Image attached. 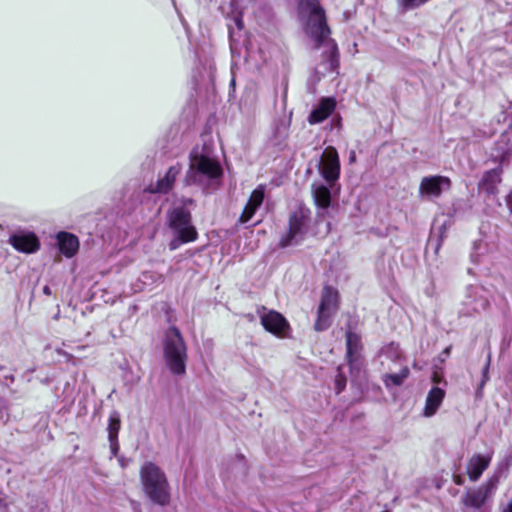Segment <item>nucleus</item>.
Wrapping results in <instances>:
<instances>
[{
	"label": "nucleus",
	"mask_w": 512,
	"mask_h": 512,
	"mask_svg": "<svg viewBox=\"0 0 512 512\" xmlns=\"http://www.w3.org/2000/svg\"><path fill=\"white\" fill-rule=\"evenodd\" d=\"M261 324L263 327L278 336H283L288 329V323L285 318L276 311H268L263 308V312L260 315Z\"/></svg>",
	"instance_id": "2eb2a0df"
},
{
	"label": "nucleus",
	"mask_w": 512,
	"mask_h": 512,
	"mask_svg": "<svg viewBox=\"0 0 512 512\" xmlns=\"http://www.w3.org/2000/svg\"><path fill=\"white\" fill-rule=\"evenodd\" d=\"M57 242L60 252L67 258L73 257L79 249L78 238L67 232H60L57 235Z\"/></svg>",
	"instance_id": "6ab92c4d"
},
{
	"label": "nucleus",
	"mask_w": 512,
	"mask_h": 512,
	"mask_svg": "<svg viewBox=\"0 0 512 512\" xmlns=\"http://www.w3.org/2000/svg\"><path fill=\"white\" fill-rule=\"evenodd\" d=\"M502 512H512V499L509 501V503L504 507Z\"/></svg>",
	"instance_id": "2f4dec72"
},
{
	"label": "nucleus",
	"mask_w": 512,
	"mask_h": 512,
	"mask_svg": "<svg viewBox=\"0 0 512 512\" xmlns=\"http://www.w3.org/2000/svg\"><path fill=\"white\" fill-rule=\"evenodd\" d=\"M499 475L494 474L482 485L475 489H469L462 497V503L467 508L480 509L491 499L498 487Z\"/></svg>",
	"instance_id": "423d86ee"
},
{
	"label": "nucleus",
	"mask_w": 512,
	"mask_h": 512,
	"mask_svg": "<svg viewBox=\"0 0 512 512\" xmlns=\"http://www.w3.org/2000/svg\"><path fill=\"white\" fill-rule=\"evenodd\" d=\"M309 216V209L303 207L291 213L288 232L280 240L281 247L297 245L304 239L308 230Z\"/></svg>",
	"instance_id": "39448f33"
},
{
	"label": "nucleus",
	"mask_w": 512,
	"mask_h": 512,
	"mask_svg": "<svg viewBox=\"0 0 512 512\" xmlns=\"http://www.w3.org/2000/svg\"><path fill=\"white\" fill-rule=\"evenodd\" d=\"M140 480L145 495L155 504L167 506L171 500L170 486L164 471L153 462H145L140 469Z\"/></svg>",
	"instance_id": "f03ea898"
},
{
	"label": "nucleus",
	"mask_w": 512,
	"mask_h": 512,
	"mask_svg": "<svg viewBox=\"0 0 512 512\" xmlns=\"http://www.w3.org/2000/svg\"><path fill=\"white\" fill-rule=\"evenodd\" d=\"M449 351H450V348H446V349L444 350V353H445V354H449Z\"/></svg>",
	"instance_id": "79ce46f5"
},
{
	"label": "nucleus",
	"mask_w": 512,
	"mask_h": 512,
	"mask_svg": "<svg viewBox=\"0 0 512 512\" xmlns=\"http://www.w3.org/2000/svg\"><path fill=\"white\" fill-rule=\"evenodd\" d=\"M265 196V186L259 185L250 195V198L239 218V222L247 223L252 219L256 211L263 203Z\"/></svg>",
	"instance_id": "f3484780"
},
{
	"label": "nucleus",
	"mask_w": 512,
	"mask_h": 512,
	"mask_svg": "<svg viewBox=\"0 0 512 512\" xmlns=\"http://www.w3.org/2000/svg\"><path fill=\"white\" fill-rule=\"evenodd\" d=\"M493 458V452H489L485 455L474 454L467 461L466 473L472 482H476L483 474V472L489 467Z\"/></svg>",
	"instance_id": "ddd939ff"
},
{
	"label": "nucleus",
	"mask_w": 512,
	"mask_h": 512,
	"mask_svg": "<svg viewBox=\"0 0 512 512\" xmlns=\"http://www.w3.org/2000/svg\"><path fill=\"white\" fill-rule=\"evenodd\" d=\"M177 236L169 243V249L174 251L180 247L181 244L193 242L197 239L198 233L196 229H188L185 232L175 233Z\"/></svg>",
	"instance_id": "393cba45"
},
{
	"label": "nucleus",
	"mask_w": 512,
	"mask_h": 512,
	"mask_svg": "<svg viewBox=\"0 0 512 512\" xmlns=\"http://www.w3.org/2000/svg\"><path fill=\"white\" fill-rule=\"evenodd\" d=\"M8 242L17 251L27 254L36 252L40 247L37 236L28 231H18L12 234Z\"/></svg>",
	"instance_id": "f8f14e48"
},
{
	"label": "nucleus",
	"mask_w": 512,
	"mask_h": 512,
	"mask_svg": "<svg viewBox=\"0 0 512 512\" xmlns=\"http://www.w3.org/2000/svg\"><path fill=\"white\" fill-rule=\"evenodd\" d=\"M471 258H472V261H474V262H477V261H478V260L476 259V254H475V252H473V253L471 254Z\"/></svg>",
	"instance_id": "58836bf2"
},
{
	"label": "nucleus",
	"mask_w": 512,
	"mask_h": 512,
	"mask_svg": "<svg viewBox=\"0 0 512 512\" xmlns=\"http://www.w3.org/2000/svg\"><path fill=\"white\" fill-rule=\"evenodd\" d=\"M335 383H336L337 393H340L345 388L346 379H345V377L341 373H339L336 376Z\"/></svg>",
	"instance_id": "c85d7f7f"
},
{
	"label": "nucleus",
	"mask_w": 512,
	"mask_h": 512,
	"mask_svg": "<svg viewBox=\"0 0 512 512\" xmlns=\"http://www.w3.org/2000/svg\"><path fill=\"white\" fill-rule=\"evenodd\" d=\"M480 244L475 243L474 244V250H477L479 248Z\"/></svg>",
	"instance_id": "a19ab883"
},
{
	"label": "nucleus",
	"mask_w": 512,
	"mask_h": 512,
	"mask_svg": "<svg viewBox=\"0 0 512 512\" xmlns=\"http://www.w3.org/2000/svg\"><path fill=\"white\" fill-rule=\"evenodd\" d=\"M331 43V64L333 65L335 61V56L337 54V46L334 42L329 41Z\"/></svg>",
	"instance_id": "7c9ffc66"
},
{
	"label": "nucleus",
	"mask_w": 512,
	"mask_h": 512,
	"mask_svg": "<svg viewBox=\"0 0 512 512\" xmlns=\"http://www.w3.org/2000/svg\"><path fill=\"white\" fill-rule=\"evenodd\" d=\"M451 180L442 175L423 177L419 185V197L426 200L439 198L442 193L449 191Z\"/></svg>",
	"instance_id": "9b49d317"
},
{
	"label": "nucleus",
	"mask_w": 512,
	"mask_h": 512,
	"mask_svg": "<svg viewBox=\"0 0 512 512\" xmlns=\"http://www.w3.org/2000/svg\"><path fill=\"white\" fill-rule=\"evenodd\" d=\"M193 204L191 198H183L179 203H175L167 213L169 227L174 233L185 232L188 229H196L191 224V213L188 206Z\"/></svg>",
	"instance_id": "6e6552de"
},
{
	"label": "nucleus",
	"mask_w": 512,
	"mask_h": 512,
	"mask_svg": "<svg viewBox=\"0 0 512 512\" xmlns=\"http://www.w3.org/2000/svg\"><path fill=\"white\" fill-rule=\"evenodd\" d=\"M189 158L184 179L186 185H198L203 190L215 189L220 185L223 169L208 147H195Z\"/></svg>",
	"instance_id": "f257e3e1"
},
{
	"label": "nucleus",
	"mask_w": 512,
	"mask_h": 512,
	"mask_svg": "<svg viewBox=\"0 0 512 512\" xmlns=\"http://www.w3.org/2000/svg\"><path fill=\"white\" fill-rule=\"evenodd\" d=\"M43 292H44V294H46V295H50V294H51V290H50V288H49L48 286H45V287L43 288Z\"/></svg>",
	"instance_id": "e433bc0d"
},
{
	"label": "nucleus",
	"mask_w": 512,
	"mask_h": 512,
	"mask_svg": "<svg viewBox=\"0 0 512 512\" xmlns=\"http://www.w3.org/2000/svg\"><path fill=\"white\" fill-rule=\"evenodd\" d=\"M512 153V146L510 143V137L508 134H502L495 146V153L493 156L503 163L507 161Z\"/></svg>",
	"instance_id": "4be33fe9"
},
{
	"label": "nucleus",
	"mask_w": 512,
	"mask_h": 512,
	"mask_svg": "<svg viewBox=\"0 0 512 512\" xmlns=\"http://www.w3.org/2000/svg\"><path fill=\"white\" fill-rule=\"evenodd\" d=\"M355 160H356V153H355V151H351L350 155H349V161L351 163H353V162H355Z\"/></svg>",
	"instance_id": "473e14b6"
},
{
	"label": "nucleus",
	"mask_w": 512,
	"mask_h": 512,
	"mask_svg": "<svg viewBox=\"0 0 512 512\" xmlns=\"http://www.w3.org/2000/svg\"><path fill=\"white\" fill-rule=\"evenodd\" d=\"M487 372H488V365L486 366V368L484 369V375H483V381H482V385H484V383L487 381L488 377H487Z\"/></svg>",
	"instance_id": "f704fd0d"
},
{
	"label": "nucleus",
	"mask_w": 512,
	"mask_h": 512,
	"mask_svg": "<svg viewBox=\"0 0 512 512\" xmlns=\"http://www.w3.org/2000/svg\"><path fill=\"white\" fill-rule=\"evenodd\" d=\"M346 338L347 358L349 364L352 366L358 360V354L361 348V339L357 334L350 331L347 332Z\"/></svg>",
	"instance_id": "5701e85b"
},
{
	"label": "nucleus",
	"mask_w": 512,
	"mask_h": 512,
	"mask_svg": "<svg viewBox=\"0 0 512 512\" xmlns=\"http://www.w3.org/2000/svg\"><path fill=\"white\" fill-rule=\"evenodd\" d=\"M445 390L440 387H432L426 397L425 406L423 409L424 417H432L436 414L445 398Z\"/></svg>",
	"instance_id": "a211bd4d"
},
{
	"label": "nucleus",
	"mask_w": 512,
	"mask_h": 512,
	"mask_svg": "<svg viewBox=\"0 0 512 512\" xmlns=\"http://www.w3.org/2000/svg\"><path fill=\"white\" fill-rule=\"evenodd\" d=\"M335 108V101L331 98H324L309 115V122L320 123L328 118Z\"/></svg>",
	"instance_id": "aec40b11"
},
{
	"label": "nucleus",
	"mask_w": 512,
	"mask_h": 512,
	"mask_svg": "<svg viewBox=\"0 0 512 512\" xmlns=\"http://www.w3.org/2000/svg\"><path fill=\"white\" fill-rule=\"evenodd\" d=\"M299 14L305 33L315 42L316 48H319L330 35L324 9L318 0H300Z\"/></svg>",
	"instance_id": "7ed1b4c3"
},
{
	"label": "nucleus",
	"mask_w": 512,
	"mask_h": 512,
	"mask_svg": "<svg viewBox=\"0 0 512 512\" xmlns=\"http://www.w3.org/2000/svg\"><path fill=\"white\" fill-rule=\"evenodd\" d=\"M427 1L428 0H398V3L404 10H412L423 5Z\"/></svg>",
	"instance_id": "bb28decb"
},
{
	"label": "nucleus",
	"mask_w": 512,
	"mask_h": 512,
	"mask_svg": "<svg viewBox=\"0 0 512 512\" xmlns=\"http://www.w3.org/2000/svg\"><path fill=\"white\" fill-rule=\"evenodd\" d=\"M501 182V169L496 168L487 171L481 182L480 189L487 194L494 195L497 193V186Z\"/></svg>",
	"instance_id": "412c9836"
},
{
	"label": "nucleus",
	"mask_w": 512,
	"mask_h": 512,
	"mask_svg": "<svg viewBox=\"0 0 512 512\" xmlns=\"http://www.w3.org/2000/svg\"><path fill=\"white\" fill-rule=\"evenodd\" d=\"M110 442V449L113 456H116L119 451V443L118 438L115 439H109Z\"/></svg>",
	"instance_id": "c756f323"
},
{
	"label": "nucleus",
	"mask_w": 512,
	"mask_h": 512,
	"mask_svg": "<svg viewBox=\"0 0 512 512\" xmlns=\"http://www.w3.org/2000/svg\"><path fill=\"white\" fill-rule=\"evenodd\" d=\"M181 169V165L179 164L171 166L163 178L158 179L155 183H151L147 187V191L150 193H168L172 189Z\"/></svg>",
	"instance_id": "dca6fc26"
},
{
	"label": "nucleus",
	"mask_w": 512,
	"mask_h": 512,
	"mask_svg": "<svg viewBox=\"0 0 512 512\" xmlns=\"http://www.w3.org/2000/svg\"><path fill=\"white\" fill-rule=\"evenodd\" d=\"M318 170L330 187L338 180L340 161L337 150L334 147L329 146L323 151L318 163Z\"/></svg>",
	"instance_id": "9d476101"
},
{
	"label": "nucleus",
	"mask_w": 512,
	"mask_h": 512,
	"mask_svg": "<svg viewBox=\"0 0 512 512\" xmlns=\"http://www.w3.org/2000/svg\"><path fill=\"white\" fill-rule=\"evenodd\" d=\"M337 309L338 291L330 286H325L322 290L321 303L318 309L315 329L318 331L326 330L330 326V318Z\"/></svg>",
	"instance_id": "0eeeda50"
},
{
	"label": "nucleus",
	"mask_w": 512,
	"mask_h": 512,
	"mask_svg": "<svg viewBox=\"0 0 512 512\" xmlns=\"http://www.w3.org/2000/svg\"><path fill=\"white\" fill-rule=\"evenodd\" d=\"M408 376L409 368L405 366L399 373H388L383 375L382 380L386 388L391 389L393 387L401 386Z\"/></svg>",
	"instance_id": "b1692460"
},
{
	"label": "nucleus",
	"mask_w": 512,
	"mask_h": 512,
	"mask_svg": "<svg viewBox=\"0 0 512 512\" xmlns=\"http://www.w3.org/2000/svg\"><path fill=\"white\" fill-rule=\"evenodd\" d=\"M454 482H455L457 485H462V484H463V481H462V479H461V477H460V476L455 477Z\"/></svg>",
	"instance_id": "c9c22d12"
},
{
	"label": "nucleus",
	"mask_w": 512,
	"mask_h": 512,
	"mask_svg": "<svg viewBox=\"0 0 512 512\" xmlns=\"http://www.w3.org/2000/svg\"><path fill=\"white\" fill-rule=\"evenodd\" d=\"M489 306L487 292L480 286H468L466 288L465 297L462 301V309L460 313L472 316L485 311Z\"/></svg>",
	"instance_id": "1a4fd4ad"
},
{
	"label": "nucleus",
	"mask_w": 512,
	"mask_h": 512,
	"mask_svg": "<svg viewBox=\"0 0 512 512\" xmlns=\"http://www.w3.org/2000/svg\"><path fill=\"white\" fill-rule=\"evenodd\" d=\"M119 463H120V465H121L122 467H125V466H126V463H125V461H124V459H123V458H120V459H119Z\"/></svg>",
	"instance_id": "4c0bfd02"
},
{
	"label": "nucleus",
	"mask_w": 512,
	"mask_h": 512,
	"mask_svg": "<svg viewBox=\"0 0 512 512\" xmlns=\"http://www.w3.org/2000/svg\"><path fill=\"white\" fill-rule=\"evenodd\" d=\"M507 204L512 211V192L507 197Z\"/></svg>",
	"instance_id": "72a5a7b5"
},
{
	"label": "nucleus",
	"mask_w": 512,
	"mask_h": 512,
	"mask_svg": "<svg viewBox=\"0 0 512 512\" xmlns=\"http://www.w3.org/2000/svg\"><path fill=\"white\" fill-rule=\"evenodd\" d=\"M312 195L317 207V217L324 219L328 214V208L331 204L330 186L327 187L322 183H313Z\"/></svg>",
	"instance_id": "4468645a"
},
{
	"label": "nucleus",
	"mask_w": 512,
	"mask_h": 512,
	"mask_svg": "<svg viewBox=\"0 0 512 512\" xmlns=\"http://www.w3.org/2000/svg\"><path fill=\"white\" fill-rule=\"evenodd\" d=\"M433 381H434V382H438V381H439V378H438V376H437V375H434V377H433Z\"/></svg>",
	"instance_id": "ea45409f"
},
{
	"label": "nucleus",
	"mask_w": 512,
	"mask_h": 512,
	"mask_svg": "<svg viewBox=\"0 0 512 512\" xmlns=\"http://www.w3.org/2000/svg\"><path fill=\"white\" fill-rule=\"evenodd\" d=\"M164 360L167 368L174 375L186 372L187 348L184 339L176 327H170L163 340Z\"/></svg>",
	"instance_id": "20e7f679"
},
{
	"label": "nucleus",
	"mask_w": 512,
	"mask_h": 512,
	"mask_svg": "<svg viewBox=\"0 0 512 512\" xmlns=\"http://www.w3.org/2000/svg\"><path fill=\"white\" fill-rule=\"evenodd\" d=\"M121 422L120 417L117 412H113L109 416L108 423V438L115 439L118 438V432L120 430Z\"/></svg>",
	"instance_id": "a878e982"
},
{
	"label": "nucleus",
	"mask_w": 512,
	"mask_h": 512,
	"mask_svg": "<svg viewBox=\"0 0 512 512\" xmlns=\"http://www.w3.org/2000/svg\"><path fill=\"white\" fill-rule=\"evenodd\" d=\"M382 355L386 356L387 358H391V359L393 357H395V358L400 357V351H399L398 345L391 343L390 345H388L387 347H385L382 350Z\"/></svg>",
	"instance_id": "cd10ccee"
},
{
	"label": "nucleus",
	"mask_w": 512,
	"mask_h": 512,
	"mask_svg": "<svg viewBox=\"0 0 512 512\" xmlns=\"http://www.w3.org/2000/svg\"><path fill=\"white\" fill-rule=\"evenodd\" d=\"M237 25H238L239 28H241V21L240 20L237 21Z\"/></svg>",
	"instance_id": "37998d69"
}]
</instances>
